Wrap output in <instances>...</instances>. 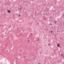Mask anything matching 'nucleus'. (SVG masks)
I'll return each instance as SVG.
<instances>
[{"instance_id": "nucleus-1", "label": "nucleus", "mask_w": 64, "mask_h": 64, "mask_svg": "<svg viewBox=\"0 0 64 64\" xmlns=\"http://www.w3.org/2000/svg\"><path fill=\"white\" fill-rule=\"evenodd\" d=\"M57 46H58V47H60V46H59V44H57Z\"/></svg>"}, {"instance_id": "nucleus-2", "label": "nucleus", "mask_w": 64, "mask_h": 64, "mask_svg": "<svg viewBox=\"0 0 64 64\" xmlns=\"http://www.w3.org/2000/svg\"><path fill=\"white\" fill-rule=\"evenodd\" d=\"M18 58H16V60H18Z\"/></svg>"}, {"instance_id": "nucleus-3", "label": "nucleus", "mask_w": 64, "mask_h": 64, "mask_svg": "<svg viewBox=\"0 0 64 64\" xmlns=\"http://www.w3.org/2000/svg\"><path fill=\"white\" fill-rule=\"evenodd\" d=\"M8 12H9V13H10V12H11L9 10H8Z\"/></svg>"}, {"instance_id": "nucleus-4", "label": "nucleus", "mask_w": 64, "mask_h": 64, "mask_svg": "<svg viewBox=\"0 0 64 64\" xmlns=\"http://www.w3.org/2000/svg\"><path fill=\"white\" fill-rule=\"evenodd\" d=\"M20 16L21 15H20V14H19L18 16V17H20Z\"/></svg>"}, {"instance_id": "nucleus-5", "label": "nucleus", "mask_w": 64, "mask_h": 64, "mask_svg": "<svg viewBox=\"0 0 64 64\" xmlns=\"http://www.w3.org/2000/svg\"><path fill=\"white\" fill-rule=\"evenodd\" d=\"M30 40H28V42H30Z\"/></svg>"}, {"instance_id": "nucleus-6", "label": "nucleus", "mask_w": 64, "mask_h": 64, "mask_svg": "<svg viewBox=\"0 0 64 64\" xmlns=\"http://www.w3.org/2000/svg\"><path fill=\"white\" fill-rule=\"evenodd\" d=\"M54 23H55V24L56 23V21H55V22H54Z\"/></svg>"}, {"instance_id": "nucleus-7", "label": "nucleus", "mask_w": 64, "mask_h": 64, "mask_svg": "<svg viewBox=\"0 0 64 64\" xmlns=\"http://www.w3.org/2000/svg\"><path fill=\"white\" fill-rule=\"evenodd\" d=\"M50 44H48V46H50Z\"/></svg>"}, {"instance_id": "nucleus-8", "label": "nucleus", "mask_w": 64, "mask_h": 64, "mask_svg": "<svg viewBox=\"0 0 64 64\" xmlns=\"http://www.w3.org/2000/svg\"><path fill=\"white\" fill-rule=\"evenodd\" d=\"M61 56H63V54H62Z\"/></svg>"}, {"instance_id": "nucleus-9", "label": "nucleus", "mask_w": 64, "mask_h": 64, "mask_svg": "<svg viewBox=\"0 0 64 64\" xmlns=\"http://www.w3.org/2000/svg\"><path fill=\"white\" fill-rule=\"evenodd\" d=\"M22 9V8H21L20 9V10H21Z\"/></svg>"}, {"instance_id": "nucleus-10", "label": "nucleus", "mask_w": 64, "mask_h": 64, "mask_svg": "<svg viewBox=\"0 0 64 64\" xmlns=\"http://www.w3.org/2000/svg\"><path fill=\"white\" fill-rule=\"evenodd\" d=\"M40 63H38V64H40Z\"/></svg>"}, {"instance_id": "nucleus-11", "label": "nucleus", "mask_w": 64, "mask_h": 64, "mask_svg": "<svg viewBox=\"0 0 64 64\" xmlns=\"http://www.w3.org/2000/svg\"><path fill=\"white\" fill-rule=\"evenodd\" d=\"M44 15H45L46 14H44Z\"/></svg>"}, {"instance_id": "nucleus-12", "label": "nucleus", "mask_w": 64, "mask_h": 64, "mask_svg": "<svg viewBox=\"0 0 64 64\" xmlns=\"http://www.w3.org/2000/svg\"><path fill=\"white\" fill-rule=\"evenodd\" d=\"M46 15H47V16H48V14H46Z\"/></svg>"}, {"instance_id": "nucleus-13", "label": "nucleus", "mask_w": 64, "mask_h": 64, "mask_svg": "<svg viewBox=\"0 0 64 64\" xmlns=\"http://www.w3.org/2000/svg\"><path fill=\"white\" fill-rule=\"evenodd\" d=\"M52 32H53L52 31H51V33H52Z\"/></svg>"}, {"instance_id": "nucleus-14", "label": "nucleus", "mask_w": 64, "mask_h": 64, "mask_svg": "<svg viewBox=\"0 0 64 64\" xmlns=\"http://www.w3.org/2000/svg\"><path fill=\"white\" fill-rule=\"evenodd\" d=\"M37 40V41H38V40Z\"/></svg>"}, {"instance_id": "nucleus-15", "label": "nucleus", "mask_w": 64, "mask_h": 64, "mask_svg": "<svg viewBox=\"0 0 64 64\" xmlns=\"http://www.w3.org/2000/svg\"><path fill=\"white\" fill-rule=\"evenodd\" d=\"M60 39H61V38H60Z\"/></svg>"}, {"instance_id": "nucleus-16", "label": "nucleus", "mask_w": 64, "mask_h": 64, "mask_svg": "<svg viewBox=\"0 0 64 64\" xmlns=\"http://www.w3.org/2000/svg\"><path fill=\"white\" fill-rule=\"evenodd\" d=\"M52 25V24H50V25Z\"/></svg>"}, {"instance_id": "nucleus-17", "label": "nucleus", "mask_w": 64, "mask_h": 64, "mask_svg": "<svg viewBox=\"0 0 64 64\" xmlns=\"http://www.w3.org/2000/svg\"><path fill=\"white\" fill-rule=\"evenodd\" d=\"M32 34V33H31V34Z\"/></svg>"}, {"instance_id": "nucleus-18", "label": "nucleus", "mask_w": 64, "mask_h": 64, "mask_svg": "<svg viewBox=\"0 0 64 64\" xmlns=\"http://www.w3.org/2000/svg\"><path fill=\"white\" fill-rule=\"evenodd\" d=\"M57 32H58V31H57Z\"/></svg>"}, {"instance_id": "nucleus-19", "label": "nucleus", "mask_w": 64, "mask_h": 64, "mask_svg": "<svg viewBox=\"0 0 64 64\" xmlns=\"http://www.w3.org/2000/svg\"><path fill=\"white\" fill-rule=\"evenodd\" d=\"M24 2H25V1H24Z\"/></svg>"}, {"instance_id": "nucleus-20", "label": "nucleus", "mask_w": 64, "mask_h": 64, "mask_svg": "<svg viewBox=\"0 0 64 64\" xmlns=\"http://www.w3.org/2000/svg\"><path fill=\"white\" fill-rule=\"evenodd\" d=\"M35 13H36V12Z\"/></svg>"}, {"instance_id": "nucleus-21", "label": "nucleus", "mask_w": 64, "mask_h": 64, "mask_svg": "<svg viewBox=\"0 0 64 64\" xmlns=\"http://www.w3.org/2000/svg\"><path fill=\"white\" fill-rule=\"evenodd\" d=\"M44 6H45V5H44Z\"/></svg>"}]
</instances>
